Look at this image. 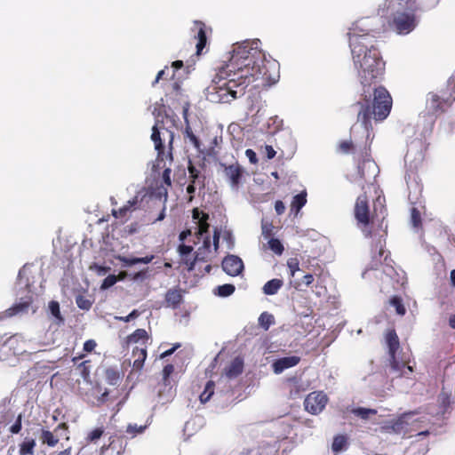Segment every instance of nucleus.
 <instances>
[{
	"mask_svg": "<svg viewBox=\"0 0 455 455\" xmlns=\"http://www.w3.org/2000/svg\"><path fill=\"white\" fill-rule=\"evenodd\" d=\"M260 41L237 44L228 62L219 69L207 88V98L214 103H228L244 94L246 87L270 86L279 78L278 63L267 60L259 49Z\"/></svg>",
	"mask_w": 455,
	"mask_h": 455,
	"instance_id": "obj_1",
	"label": "nucleus"
},
{
	"mask_svg": "<svg viewBox=\"0 0 455 455\" xmlns=\"http://www.w3.org/2000/svg\"><path fill=\"white\" fill-rule=\"evenodd\" d=\"M347 36L354 67L363 86V100L356 103L359 108L357 121L369 138L371 118L383 121L392 108V98L387 90L382 86L371 87L383 75L385 63L374 46L373 36L362 28L360 21L352 25Z\"/></svg>",
	"mask_w": 455,
	"mask_h": 455,
	"instance_id": "obj_2",
	"label": "nucleus"
},
{
	"mask_svg": "<svg viewBox=\"0 0 455 455\" xmlns=\"http://www.w3.org/2000/svg\"><path fill=\"white\" fill-rule=\"evenodd\" d=\"M384 204V196H379L374 202L373 214L371 218H370L367 197L365 195L359 196L355 205V217L358 224L367 227L371 222L372 225H374L375 222L382 223L387 215Z\"/></svg>",
	"mask_w": 455,
	"mask_h": 455,
	"instance_id": "obj_3",
	"label": "nucleus"
},
{
	"mask_svg": "<svg viewBox=\"0 0 455 455\" xmlns=\"http://www.w3.org/2000/svg\"><path fill=\"white\" fill-rule=\"evenodd\" d=\"M455 100V76L448 81L446 91L442 92L441 95L434 92L428 94L427 100V108L432 114L443 112Z\"/></svg>",
	"mask_w": 455,
	"mask_h": 455,
	"instance_id": "obj_4",
	"label": "nucleus"
},
{
	"mask_svg": "<svg viewBox=\"0 0 455 455\" xmlns=\"http://www.w3.org/2000/svg\"><path fill=\"white\" fill-rule=\"evenodd\" d=\"M386 341L388 347V353L390 357L391 368L395 372L399 373V376H407L412 372V367L405 365L404 363L399 362L396 359L395 353L399 348V339L396 332L392 330L386 335Z\"/></svg>",
	"mask_w": 455,
	"mask_h": 455,
	"instance_id": "obj_5",
	"label": "nucleus"
},
{
	"mask_svg": "<svg viewBox=\"0 0 455 455\" xmlns=\"http://www.w3.org/2000/svg\"><path fill=\"white\" fill-rule=\"evenodd\" d=\"M173 371L174 366L172 364L165 365L163 370V381L159 384L158 397L164 403L172 401L175 395L174 384L170 379Z\"/></svg>",
	"mask_w": 455,
	"mask_h": 455,
	"instance_id": "obj_6",
	"label": "nucleus"
},
{
	"mask_svg": "<svg viewBox=\"0 0 455 455\" xmlns=\"http://www.w3.org/2000/svg\"><path fill=\"white\" fill-rule=\"evenodd\" d=\"M383 246V241L382 239L379 238L374 247V250L378 251V255L374 254L372 256L371 268L377 269L379 265H383V273L387 276L393 278L394 274L395 273V269L392 264L393 260L389 258L388 254L385 255L383 262L380 260L381 257H383L385 254Z\"/></svg>",
	"mask_w": 455,
	"mask_h": 455,
	"instance_id": "obj_7",
	"label": "nucleus"
},
{
	"mask_svg": "<svg viewBox=\"0 0 455 455\" xmlns=\"http://www.w3.org/2000/svg\"><path fill=\"white\" fill-rule=\"evenodd\" d=\"M418 20L413 13L398 12L393 20L392 26L400 35H407L417 26Z\"/></svg>",
	"mask_w": 455,
	"mask_h": 455,
	"instance_id": "obj_8",
	"label": "nucleus"
},
{
	"mask_svg": "<svg viewBox=\"0 0 455 455\" xmlns=\"http://www.w3.org/2000/svg\"><path fill=\"white\" fill-rule=\"evenodd\" d=\"M220 166L231 188L237 191L240 188L242 178L243 176V168L238 163L232 164H220Z\"/></svg>",
	"mask_w": 455,
	"mask_h": 455,
	"instance_id": "obj_9",
	"label": "nucleus"
},
{
	"mask_svg": "<svg viewBox=\"0 0 455 455\" xmlns=\"http://www.w3.org/2000/svg\"><path fill=\"white\" fill-rule=\"evenodd\" d=\"M189 172V184L187 188V192L189 195L188 202H192L194 195L196 190L201 191L204 188V175L196 166L190 164L188 166Z\"/></svg>",
	"mask_w": 455,
	"mask_h": 455,
	"instance_id": "obj_10",
	"label": "nucleus"
},
{
	"mask_svg": "<svg viewBox=\"0 0 455 455\" xmlns=\"http://www.w3.org/2000/svg\"><path fill=\"white\" fill-rule=\"evenodd\" d=\"M211 252V240L209 236H205L203 241V245L198 248L195 257L180 256L183 264L188 267V271L194 269L196 261H205L208 258V254Z\"/></svg>",
	"mask_w": 455,
	"mask_h": 455,
	"instance_id": "obj_11",
	"label": "nucleus"
},
{
	"mask_svg": "<svg viewBox=\"0 0 455 455\" xmlns=\"http://www.w3.org/2000/svg\"><path fill=\"white\" fill-rule=\"evenodd\" d=\"M327 396L323 392H312L304 401L305 409L311 414L320 413L327 403Z\"/></svg>",
	"mask_w": 455,
	"mask_h": 455,
	"instance_id": "obj_12",
	"label": "nucleus"
},
{
	"mask_svg": "<svg viewBox=\"0 0 455 455\" xmlns=\"http://www.w3.org/2000/svg\"><path fill=\"white\" fill-rule=\"evenodd\" d=\"M222 268L228 275L236 276L243 270V263L238 256L228 255L222 260Z\"/></svg>",
	"mask_w": 455,
	"mask_h": 455,
	"instance_id": "obj_13",
	"label": "nucleus"
},
{
	"mask_svg": "<svg viewBox=\"0 0 455 455\" xmlns=\"http://www.w3.org/2000/svg\"><path fill=\"white\" fill-rule=\"evenodd\" d=\"M300 361V357L297 355L282 357L275 360L273 364V371L275 374H280L286 369L296 366Z\"/></svg>",
	"mask_w": 455,
	"mask_h": 455,
	"instance_id": "obj_14",
	"label": "nucleus"
},
{
	"mask_svg": "<svg viewBox=\"0 0 455 455\" xmlns=\"http://www.w3.org/2000/svg\"><path fill=\"white\" fill-rule=\"evenodd\" d=\"M193 220L196 221L198 226V235L204 239L207 235L209 224L207 223L208 215L200 211L197 208H195L192 212Z\"/></svg>",
	"mask_w": 455,
	"mask_h": 455,
	"instance_id": "obj_15",
	"label": "nucleus"
},
{
	"mask_svg": "<svg viewBox=\"0 0 455 455\" xmlns=\"http://www.w3.org/2000/svg\"><path fill=\"white\" fill-rule=\"evenodd\" d=\"M411 413H405L399 417L398 419L390 421L387 426L386 429L389 433H395V434H402L407 431V427L409 426V423L407 421V419L411 417Z\"/></svg>",
	"mask_w": 455,
	"mask_h": 455,
	"instance_id": "obj_16",
	"label": "nucleus"
},
{
	"mask_svg": "<svg viewBox=\"0 0 455 455\" xmlns=\"http://www.w3.org/2000/svg\"><path fill=\"white\" fill-rule=\"evenodd\" d=\"M378 172L379 169L376 163L371 159L364 160L358 166V173L360 174L361 178L364 180L371 179V177H376Z\"/></svg>",
	"mask_w": 455,
	"mask_h": 455,
	"instance_id": "obj_17",
	"label": "nucleus"
},
{
	"mask_svg": "<svg viewBox=\"0 0 455 455\" xmlns=\"http://www.w3.org/2000/svg\"><path fill=\"white\" fill-rule=\"evenodd\" d=\"M158 123H159V119L157 118L155 125L152 128L151 140L155 144V149L157 151L158 158H161L162 160H164V146H163L162 139H161L162 133L159 131Z\"/></svg>",
	"mask_w": 455,
	"mask_h": 455,
	"instance_id": "obj_18",
	"label": "nucleus"
},
{
	"mask_svg": "<svg viewBox=\"0 0 455 455\" xmlns=\"http://www.w3.org/2000/svg\"><path fill=\"white\" fill-rule=\"evenodd\" d=\"M243 370V361L240 357H235L226 368L225 374L228 379L238 377Z\"/></svg>",
	"mask_w": 455,
	"mask_h": 455,
	"instance_id": "obj_19",
	"label": "nucleus"
},
{
	"mask_svg": "<svg viewBox=\"0 0 455 455\" xmlns=\"http://www.w3.org/2000/svg\"><path fill=\"white\" fill-rule=\"evenodd\" d=\"M31 303V299H28L24 301L19 302L8 308L4 314V316L11 317L19 314L25 313L28 310Z\"/></svg>",
	"mask_w": 455,
	"mask_h": 455,
	"instance_id": "obj_20",
	"label": "nucleus"
},
{
	"mask_svg": "<svg viewBox=\"0 0 455 455\" xmlns=\"http://www.w3.org/2000/svg\"><path fill=\"white\" fill-rule=\"evenodd\" d=\"M36 446V439L27 436L19 444V453L20 455H34Z\"/></svg>",
	"mask_w": 455,
	"mask_h": 455,
	"instance_id": "obj_21",
	"label": "nucleus"
},
{
	"mask_svg": "<svg viewBox=\"0 0 455 455\" xmlns=\"http://www.w3.org/2000/svg\"><path fill=\"white\" fill-rule=\"evenodd\" d=\"M132 356L134 357L133 368L136 370H141L147 358L146 347H134L132 350Z\"/></svg>",
	"mask_w": 455,
	"mask_h": 455,
	"instance_id": "obj_22",
	"label": "nucleus"
},
{
	"mask_svg": "<svg viewBox=\"0 0 455 455\" xmlns=\"http://www.w3.org/2000/svg\"><path fill=\"white\" fill-rule=\"evenodd\" d=\"M307 204V192L306 190L301 191L299 194L293 196L291 204V212L298 214L302 207Z\"/></svg>",
	"mask_w": 455,
	"mask_h": 455,
	"instance_id": "obj_23",
	"label": "nucleus"
},
{
	"mask_svg": "<svg viewBox=\"0 0 455 455\" xmlns=\"http://www.w3.org/2000/svg\"><path fill=\"white\" fill-rule=\"evenodd\" d=\"M283 285V280L275 278L270 281H267L264 284L262 290L266 295H275L278 292V291L282 288Z\"/></svg>",
	"mask_w": 455,
	"mask_h": 455,
	"instance_id": "obj_24",
	"label": "nucleus"
},
{
	"mask_svg": "<svg viewBox=\"0 0 455 455\" xmlns=\"http://www.w3.org/2000/svg\"><path fill=\"white\" fill-rule=\"evenodd\" d=\"M195 26L197 28V34L196 38L198 40L196 44V52L200 54L201 51L206 44V35L204 31V25L202 22H195Z\"/></svg>",
	"mask_w": 455,
	"mask_h": 455,
	"instance_id": "obj_25",
	"label": "nucleus"
},
{
	"mask_svg": "<svg viewBox=\"0 0 455 455\" xmlns=\"http://www.w3.org/2000/svg\"><path fill=\"white\" fill-rule=\"evenodd\" d=\"M148 339V332L144 329H137L133 333L127 337L129 344L142 342L144 344Z\"/></svg>",
	"mask_w": 455,
	"mask_h": 455,
	"instance_id": "obj_26",
	"label": "nucleus"
},
{
	"mask_svg": "<svg viewBox=\"0 0 455 455\" xmlns=\"http://www.w3.org/2000/svg\"><path fill=\"white\" fill-rule=\"evenodd\" d=\"M181 299L182 296L178 290L172 289L166 292L165 300L169 305L172 306L173 307H177L180 304Z\"/></svg>",
	"mask_w": 455,
	"mask_h": 455,
	"instance_id": "obj_27",
	"label": "nucleus"
},
{
	"mask_svg": "<svg viewBox=\"0 0 455 455\" xmlns=\"http://www.w3.org/2000/svg\"><path fill=\"white\" fill-rule=\"evenodd\" d=\"M40 439L43 443L47 444L49 447H54L59 443V438L47 429H42Z\"/></svg>",
	"mask_w": 455,
	"mask_h": 455,
	"instance_id": "obj_28",
	"label": "nucleus"
},
{
	"mask_svg": "<svg viewBox=\"0 0 455 455\" xmlns=\"http://www.w3.org/2000/svg\"><path fill=\"white\" fill-rule=\"evenodd\" d=\"M347 445V438L346 435H337L334 437L331 449L334 452L338 453L346 449Z\"/></svg>",
	"mask_w": 455,
	"mask_h": 455,
	"instance_id": "obj_29",
	"label": "nucleus"
},
{
	"mask_svg": "<svg viewBox=\"0 0 455 455\" xmlns=\"http://www.w3.org/2000/svg\"><path fill=\"white\" fill-rule=\"evenodd\" d=\"M138 204V198L135 196L132 200H129L125 205H124L122 208L118 210V212L114 211L113 214L116 218H122L124 217L126 212L132 211L133 208H135V205Z\"/></svg>",
	"mask_w": 455,
	"mask_h": 455,
	"instance_id": "obj_30",
	"label": "nucleus"
},
{
	"mask_svg": "<svg viewBox=\"0 0 455 455\" xmlns=\"http://www.w3.org/2000/svg\"><path fill=\"white\" fill-rule=\"evenodd\" d=\"M235 288L233 284L226 283L222 285H219L214 291V294L218 295L219 297H228L232 295L235 291Z\"/></svg>",
	"mask_w": 455,
	"mask_h": 455,
	"instance_id": "obj_31",
	"label": "nucleus"
},
{
	"mask_svg": "<svg viewBox=\"0 0 455 455\" xmlns=\"http://www.w3.org/2000/svg\"><path fill=\"white\" fill-rule=\"evenodd\" d=\"M214 394V382L210 380L206 383L204 390L200 395L199 399L202 403H207Z\"/></svg>",
	"mask_w": 455,
	"mask_h": 455,
	"instance_id": "obj_32",
	"label": "nucleus"
},
{
	"mask_svg": "<svg viewBox=\"0 0 455 455\" xmlns=\"http://www.w3.org/2000/svg\"><path fill=\"white\" fill-rule=\"evenodd\" d=\"M275 323L273 315L263 312L259 317V324L265 330L267 331L269 327Z\"/></svg>",
	"mask_w": 455,
	"mask_h": 455,
	"instance_id": "obj_33",
	"label": "nucleus"
},
{
	"mask_svg": "<svg viewBox=\"0 0 455 455\" xmlns=\"http://www.w3.org/2000/svg\"><path fill=\"white\" fill-rule=\"evenodd\" d=\"M282 125V119H280L278 116L271 117L267 121V132L270 134H275L277 131L280 130Z\"/></svg>",
	"mask_w": 455,
	"mask_h": 455,
	"instance_id": "obj_34",
	"label": "nucleus"
},
{
	"mask_svg": "<svg viewBox=\"0 0 455 455\" xmlns=\"http://www.w3.org/2000/svg\"><path fill=\"white\" fill-rule=\"evenodd\" d=\"M267 244H268V248L276 255L283 254L284 248L279 239L270 238Z\"/></svg>",
	"mask_w": 455,
	"mask_h": 455,
	"instance_id": "obj_35",
	"label": "nucleus"
},
{
	"mask_svg": "<svg viewBox=\"0 0 455 455\" xmlns=\"http://www.w3.org/2000/svg\"><path fill=\"white\" fill-rule=\"evenodd\" d=\"M106 379L109 385H116L120 380V374L118 371L113 368L107 369Z\"/></svg>",
	"mask_w": 455,
	"mask_h": 455,
	"instance_id": "obj_36",
	"label": "nucleus"
},
{
	"mask_svg": "<svg viewBox=\"0 0 455 455\" xmlns=\"http://www.w3.org/2000/svg\"><path fill=\"white\" fill-rule=\"evenodd\" d=\"M185 138L189 140V142L196 148H200V141L198 138L193 133L189 124H188L184 132Z\"/></svg>",
	"mask_w": 455,
	"mask_h": 455,
	"instance_id": "obj_37",
	"label": "nucleus"
},
{
	"mask_svg": "<svg viewBox=\"0 0 455 455\" xmlns=\"http://www.w3.org/2000/svg\"><path fill=\"white\" fill-rule=\"evenodd\" d=\"M49 309H50V312L51 314L56 318L57 320V323L59 324L62 323H63V318L60 315V305L57 301H51L49 303Z\"/></svg>",
	"mask_w": 455,
	"mask_h": 455,
	"instance_id": "obj_38",
	"label": "nucleus"
},
{
	"mask_svg": "<svg viewBox=\"0 0 455 455\" xmlns=\"http://www.w3.org/2000/svg\"><path fill=\"white\" fill-rule=\"evenodd\" d=\"M390 304L395 308V311L399 315H403L405 314L406 310L401 298L394 296L390 299Z\"/></svg>",
	"mask_w": 455,
	"mask_h": 455,
	"instance_id": "obj_39",
	"label": "nucleus"
},
{
	"mask_svg": "<svg viewBox=\"0 0 455 455\" xmlns=\"http://www.w3.org/2000/svg\"><path fill=\"white\" fill-rule=\"evenodd\" d=\"M76 303L77 307L83 310H89L92 305V301L83 295H77L76 297Z\"/></svg>",
	"mask_w": 455,
	"mask_h": 455,
	"instance_id": "obj_40",
	"label": "nucleus"
},
{
	"mask_svg": "<svg viewBox=\"0 0 455 455\" xmlns=\"http://www.w3.org/2000/svg\"><path fill=\"white\" fill-rule=\"evenodd\" d=\"M353 413L363 419H367L370 415H374L377 413L376 410L373 409H366V408H356L353 410Z\"/></svg>",
	"mask_w": 455,
	"mask_h": 455,
	"instance_id": "obj_41",
	"label": "nucleus"
},
{
	"mask_svg": "<svg viewBox=\"0 0 455 455\" xmlns=\"http://www.w3.org/2000/svg\"><path fill=\"white\" fill-rule=\"evenodd\" d=\"M104 429L102 427H97L88 433L86 436L87 443L97 442L103 435Z\"/></svg>",
	"mask_w": 455,
	"mask_h": 455,
	"instance_id": "obj_42",
	"label": "nucleus"
},
{
	"mask_svg": "<svg viewBox=\"0 0 455 455\" xmlns=\"http://www.w3.org/2000/svg\"><path fill=\"white\" fill-rule=\"evenodd\" d=\"M147 428V425L138 426L137 424H129L126 428V433L130 434L132 437L141 434Z\"/></svg>",
	"mask_w": 455,
	"mask_h": 455,
	"instance_id": "obj_43",
	"label": "nucleus"
},
{
	"mask_svg": "<svg viewBox=\"0 0 455 455\" xmlns=\"http://www.w3.org/2000/svg\"><path fill=\"white\" fill-rule=\"evenodd\" d=\"M159 194L164 196V202H163V207H162L161 212L159 213L158 217L156 219L155 221H161L165 218V210H166L165 203H166L167 197H168L167 188H163L162 190L159 192Z\"/></svg>",
	"mask_w": 455,
	"mask_h": 455,
	"instance_id": "obj_44",
	"label": "nucleus"
},
{
	"mask_svg": "<svg viewBox=\"0 0 455 455\" xmlns=\"http://www.w3.org/2000/svg\"><path fill=\"white\" fill-rule=\"evenodd\" d=\"M287 267L290 269V275L291 277L295 275V273L299 270V263L296 258H291L287 260Z\"/></svg>",
	"mask_w": 455,
	"mask_h": 455,
	"instance_id": "obj_45",
	"label": "nucleus"
},
{
	"mask_svg": "<svg viewBox=\"0 0 455 455\" xmlns=\"http://www.w3.org/2000/svg\"><path fill=\"white\" fill-rule=\"evenodd\" d=\"M117 282V277L115 275H108L102 282L100 289L107 290L116 284Z\"/></svg>",
	"mask_w": 455,
	"mask_h": 455,
	"instance_id": "obj_46",
	"label": "nucleus"
},
{
	"mask_svg": "<svg viewBox=\"0 0 455 455\" xmlns=\"http://www.w3.org/2000/svg\"><path fill=\"white\" fill-rule=\"evenodd\" d=\"M117 259L124 267H132L138 264L137 257L118 256Z\"/></svg>",
	"mask_w": 455,
	"mask_h": 455,
	"instance_id": "obj_47",
	"label": "nucleus"
},
{
	"mask_svg": "<svg viewBox=\"0 0 455 455\" xmlns=\"http://www.w3.org/2000/svg\"><path fill=\"white\" fill-rule=\"evenodd\" d=\"M22 427V415L19 414L15 422L11 426L10 432L12 434H19Z\"/></svg>",
	"mask_w": 455,
	"mask_h": 455,
	"instance_id": "obj_48",
	"label": "nucleus"
},
{
	"mask_svg": "<svg viewBox=\"0 0 455 455\" xmlns=\"http://www.w3.org/2000/svg\"><path fill=\"white\" fill-rule=\"evenodd\" d=\"M411 221L414 228L419 227L421 223L419 212L416 208L411 209Z\"/></svg>",
	"mask_w": 455,
	"mask_h": 455,
	"instance_id": "obj_49",
	"label": "nucleus"
},
{
	"mask_svg": "<svg viewBox=\"0 0 455 455\" xmlns=\"http://www.w3.org/2000/svg\"><path fill=\"white\" fill-rule=\"evenodd\" d=\"M193 251V247L186 244H180L178 248V252L180 256H189Z\"/></svg>",
	"mask_w": 455,
	"mask_h": 455,
	"instance_id": "obj_50",
	"label": "nucleus"
},
{
	"mask_svg": "<svg viewBox=\"0 0 455 455\" xmlns=\"http://www.w3.org/2000/svg\"><path fill=\"white\" fill-rule=\"evenodd\" d=\"M172 79H180V76H177L176 73L179 71V69L183 68V62L181 60L173 61L172 64Z\"/></svg>",
	"mask_w": 455,
	"mask_h": 455,
	"instance_id": "obj_51",
	"label": "nucleus"
},
{
	"mask_svg": "<svg viewBox=\"0 0 455 455\" xmlns=\"http://www.w3.org/2000/svg\"><path fill=\"white\" fill-rule=\"evenodd\" d=\"M171 173H172V170L170 167L165 168L163 172L162 178H163L164 184L167 187L172 186Z\"/></svg>",
	"mask_w": 455,
	"mask_h": 455,
	"instance_id": "obj_52",
	"label": "nucleus"
},
{
	"mask_svg": "<svg viewBox=\"0 0 455 455\" xmlns=\"http://www.w3.org/2000/svg\"><path fill=\"white\" fill-rule=\"evenodd\" d=\"M138 315H139L138 310L134 309L128 315L121 316V317H116V319L124 321V323H128L131 320L136 318Z\"/></svg>",
	"mask_w": 455,
	"mask_h": 455,
	"instance_id": "obj_53",
	"label": "nucleus"
},
{
	"mask_svg": "<svg viewBox=\"0 0 455 455\" xmlns=\"http://www.w3.org/2000/svg\"><path fill=\"white\" fill-rule=\"evenodd\" d=\"M96 342L93 339H88L84 344V350L92 352L96 347Z\"/></svg>",
	"mask_w": 455,
	"mask_h": 455,
	"instance_id": "obj_54",
	"label": "nucleus"
},
{
	"mask_svg": "<svg viewBox=\"0 0 455 455\" xmlns=\"http://www.w3.org/2000/svg\"><path fill=\"white\" fill-rule=\"evenodd\" d=\"M275 212L278 214V215H281L285 211V205L284 204L280 201V200H277L275 203Z\"/></svg>",
	"mask_w": 455,
	"mask_h": 455,
	"instance_id": "obj_55",
	"label": "nucleus"
},
{
	"mask_svg": "<svg viewBox=\"0 0 455 455\" xmlns=\"http://www.w3.org/2000/svg\"><path fill=\"white\" fill-rule=\"evenodd\" d=\"M245 156L251 164H256L258 162L256 153L252 149H246Z\"/></svg>",
	"mask_w": 455,
	"mask_h": 455,
	"instance_id": "obj_56",
	"label": "nucleus"
},
{
	"mask_svg": "<svg viewBox=\"0 0 455 455\" xmlns=\"http://www.w3.org/2000/svg\"><path fill=\"white\" fill-rule=\"evenodd\" d=\"M439 3V0H427V2H422L419 4L420 8H432L435 7Z\"/></svg>",
	"mask_w": 455,
	"mask_h": 455,
	"instance_id": "obj_57",
	"label": "nucleus"
},
{
	"mask_svg": "<svg viewBox=\"0 0 455 455\" xmlns=\"http://www.w3.org/2000/svg\"><path fill=\"white\" fill-rule=\"evenodd\" d=\"M180 347V343L175 344L172 348H170V349L164 351V353H162L160 357L161 358H165V357L172 355L176 351V349H178Z\"/></svg>",
	"mask_w": 455,
	"mask_h": 455,
	"instance_id": "obj_58",
	"label": "nucleus"
},
{
	"mask_svg": "<svg viewBox=\"0 0 455 455\" xmlns=\"http://www.w3.org/2000/svg\"><path fill=\"white\" fill-rule=\"evenodd\" d=\"M165 134L168 136V145H169V148H170V150H172V143H173V139H174V134L172 132L165 129L164 132H163V135L165 136Z\"/></svg>",
	"mask_w": 455,
	"mask_h": 455,
	"instance_id": "obj_59",
	"label": "nucleus"
},
{
	"mask_svg": "<svg viewBox=\"0 0 455 455\" xmlns=\"http://www.w3.org/2000/svg\"><path fill=\"white\" fill-rule=\"evenodd\" d=\"M352 148V142L350 141H342L340 144H339V148L342 152L344 153H347L349 152V150L351 149Z\"/></svg>",
	"mask_w": 455,
	"mask_h": 455,
	"instance_id": "obj_60",
	"label": "nucleus"
},
{
	"mask_svg": "<svg viewBox=\"0 0 455 455\" xmlns=\"http://www.w3.org/2000/svg\"><path fill=\"white\" fill-rule=\"evenodd\" d=\"M154 255H147L145 257L137 258L138 263L148 264L154 259Z\"/></svg>",
	"mask_w": 455,
	"mask_h": 455,
	"instance_id": "obj_61",
	"label": "nucleus"
},
{
	"mask_svg": "<svg viewBox=\"0 0 455 455\" xmlns=\"http://www.w3.org/2000/svg\"><path fill=\"white\" fill-rule=\"evenodd\" d=\"M147 278V270H142V271H140L138 273H136L133 276V280L135 281H138V280H144Z\"/></svg>",
	"mask_w": 455,
	"mask_h": 455,
	"instance_id": "obj_62",
	"label": "nucleus"
},
{
	"mask_svg": "<svg viewBox=\"0 0 455 455\" xmlns=\"http://www.w3.org/2000/svg\"><path fill=\"white\" fill-rule=\"evenodd\" d=\"M314 282V276L311 274H307L303 276V283L306 284V286H309Z\"/></svg>",
	"mask_w": 455,
	"mask_h": 455,
	"instance_id": "obj_63",
	"label": "nucleus"
},
{
	"mask_svg": "<svg viewBox=\"0 0 455 455\" xmlns=\"http://www.w3.org/2000/svg\"><path fill=\"white\" fill-rule=\"evenodd\" d=\"M266 153L268 159L274 158L276 154L273 147L268 145L266 146Z\"/></svg>",
	"mask_w": 455,
	"mask_h": 455,
	"instance_id": "obj_64",
	"label": "nucleus"
}]
</instances>
